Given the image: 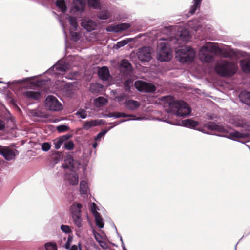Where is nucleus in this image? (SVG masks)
Segmentation results:
<instances>
[{
    "label": "nucleus",
    "mask_w": 250,
    "mask_h": 250,
    "mask_svg": "<svg viewBox=\"0 0 250 250\" xmlns=\"http://www.w3.org/2000/svg\"><path fill=\"white\" fill-rule=\"evenodd\" d=\"M163 99L166 102L165 106L169 107L166 110L168 117L167 119H163L161 120L174 125L194 129L198 125L197 122L192 119L184 120L178 122H173L170 121V116L172 115L180 117H186L188 115L191 113V109L186 103L183 101H174L170 96H166Z\"/></svg>",
    "instance_id": "f257e3e1"
},
{
    "label": "nucleus",
    "mask_w": 250,
    "mask_h": 250,
    "mask_svg": "<svg viewBox=\"0 0 250 250\" xmlns=\"http://www.w3.org/2000/svg\"><path fill=\"white\" fill-rule=\"evenodd\" d=\"M213 54H219L225 58H239L246 56V53L237 49H231L225 47H220L217 43L208 42L200 49L199 57L204 62L209 63L213 60Z\"/></svg>",
    "instance_id": "f03ea898"
},
{
    "label": "nucleus",
    "mask_w": 250,
    "mask_h": 250,
    "mask_svg": "<svg viewBox=\"0 0 250 250\" xmlns=\"http://www.w3.org/2000/svg\"><path fill=\"white\" fill-rule=\"evenodd\" d=\"M178 37H173L167 38H161L158 43L156 50V58L161 62H167L172 58V50L170 45L167 41L169 40L175 44H181L187 42L190 38V34L187 29L179 30Z\"/></svg>",
    "instance_id": "7ed1b4c3"
},
{
    "label": "nucleus",
    "mask_w": 250,
    "mask_h": 250,
    "mask_svg": "<svg viewBox=\"0 0 250 250\" xmlns=\"http://www.w3.org/2000/svg\"><path fill=\"white\" fill-rule=\"evenodd\" d=\"M207 127L211 130H215L225 134L220 135V136L226 137L229 139L237 141L238 139L247 138L248 135L246 133H241L237 131L230 132V128L225 127L216 124L214 122H209L207 125Z\"/></svg>",
    "instance_id": "20e7f679"
},
{
    "label": "nucleus",
    "mask_w": 250,
    "mask_h": 250,
    "mask_svg": "<svg viewBox=\"0 0 250 250\" xmlns=\"http://www.w3.org/2000/svg\"><path fill=\"white\" fill-rule=\"evenodd\" d=\"M80 163L74 161L71 156H68L64 161L63 167L70 169L71 173L66 174L65 179L71 185H77L78 183V174L76 170L79 169Z\"/></svg>",
    "instance_id": "39448f33"
},
{
    "label": "nucleus",
    "mask_w": 250,
    "mask_h": 250,
    "mask_svg": "<svg viewBox=\"0 0 250 250\" xmlns=\"http://www.w3.org/2000/svg\"><path fill=\"white\" fill-rule=\"evenodd\" d=\"M238 66L233 62L224 60L218 61L215 67V72L223 77H231L237 72Z\"/></svg>",
    "instance_id": "423d86ee"
},
{
    "label": "nucleus",
    "mask_w": 250,
    "mask_h": 250,
    "mask_svg": "<svg viewBox=\"0 0 250 250\" xmlns=\"http://www.w3.org/2000/svg\"><path fill=\"white\" fill-rule=\"evenodd\" d=\"M196 51L190 46L182 47L175 51L176 58L182 63H191L195 57Z\"/></svg>",
    "instance_id": "0eeeda50"
},
{
    "label": "nucleus",
    "mask_w": 250,
    "mask_h": 250,
    "mask_svg": "<svg viewBox=\"0 0 250 250\" xmlns=\"http://www.w3.org/2000/svg\"><path fill=\"white\" fill-rule=\"evenodd\" d=\"M69 70V66L66 64L63 61H59L51 68L48 69L47 73H53L56 76L65 75V73Z\"/></svg>",
    "instance_id": "6e6552de"
},
{
    "label": "nucleus",
    "mask_w": 250,
    "mask_h": 250,
    "mask_svg": "<svg viewBox=\"0 0 250 250\" xmlns=\"http://www.w3.org/2000/svg\"><path fill=\"white\" fill-rule=\"evenodd\" d=\"M205 22L204 19L194 20L192 21H189L188 23V27L193 29L195 31H201L203 32V35H208V30L210 29V27L208 25H204L203 27V24H205Z\"/></svg>",
    "instance_id": "1a4fd4ad"
},
{
    "label": "nucleus",
    "mask_w": 250,
    "mask_h": 250,
    "mask_svg": "<svg viewBox=\"0 0 250 250\" xmlns=\"http://www.w3.org/2000/svg\"><path fill=\"white\" fill-rule=\"evenodd\" d=\"M45 105L46 107L50 111H59L62 109L61 103L54 96L49 95L46 98Z\"/></svg>",
    "instance_id": "9d476101"
},
{
    "label": "nucleus",
    "mask_w": 250,
    "mask_h": 250,
    "mask_svg": "<svg viewBox=\"0 0 250 250\" xmlns=\"http://www.w3.org/2000/svg\"><path fill=\"white\" fill-rule=\"evenodd\" d=\"M134 85L140 92H152L156 90V87L153 84L142 81H136Z\"/></svg>",
    "instance_id": "9b49d317"
},
{
    "label": "nucleus",
    "mask_w": 250,
    "mask_h": 250,
    "mask_svg": "<svg viewBox=\"0 0 250 250\" xmlns=\"http://www.w3.org/2000/svg\"><path fill=\"white\" fill-rule=\"evenodd\" d=\"M134 85L140 92H152L156 90V87L153 84L142 81H136Z\"/></svg>",
    "instance_id": "f8f14e48"
},
{
    "label": "nucleus",
    "mask_w": 250,
    "mask_h": 250,
    "mask_svg": "<svg viewBox=\"0 0 250 250\" xmlns=\"http://www.w3.org/2000/svg\"><path fill=\"white\" fill-rule=\"evenodd\" d=\"M138 59L142 62H148L151 59V51L150 47H143L137 52Z\"/></svg>",
    "instance_id": "ddd939ff"
},
{
    "label": "nucleus",
    "mask_w": 250,
    "mask_h": 250,
    "mask_svg": "<svg viewBox=\"0 0 250 250\" xmlns=\"http://www.w3.org/2000/svg\"><path fill=\"white\" fill-rule=\"evenodd\" d=\"M18 151L15 149L9 148H2V155L7 161L15 160V157L18 155Z\"/></svg>",
    "instance_id": "4468645a"
},
{
    "label": "nucleus",
    "mask_w": 250,
    "mask_h": 250,
    "mask_svg": "<svg viewBox=\"0 0 250 250\" xmlns=\"http://www.w3.org/2000/svg\"><path fill=\"white\" fill-rule=\"evenodd\" d=\"M130 25L127 23H123L114 25H110L106 28V31L108 32H119L128 29Z\"/></svg>",
    "instance_id": "2eb2a0df"
},
{
    "label": "nucleus",
    "mask_w": 250,
    "mask_h": 250,
    "mask_svg": "<svg viewBox=\"0 0 250 250\" xmlns=\"http://www.w3.org/2000/svg\"><path fill=\"white\" fill-rule=\"evenodd\" d=\"M81 25L86 31H91L95 29L97 24L91 19L85 18L82 21Z\"/></svg>",
    "instance_id": "dca6fc26"
},
{
    "label": "nucleus",
    "mask_w": 250,
    "mask_h": 250,
    "mask_svg": "<svg viewBox=\"0 0 250 250\" xmlns=\"http://www.w3.org/2000/svg\"><path fill=\"white\" fill-rule=\"evenodd\" d=\"M102 123V120H94L90 121H87L84 122L83 127V128L85 130H89L90 128L98 126L101 125Z\"/></svg>",
    "instance_id": "f3484780"
},
{
    "label": "nucleus",
    "mask_w": 250,
    "mask_h": 250,
    "mask_svg": "<svg viewBox=\"0 0 250 250\" xmlns=\"http://www.w3.org/2000/svg\"><path fill=\"white\" fill-rule=\"evenodd\" d=\"M86 0H73L74 8L76 11L82 12L85 6Z\"/></svg>",
    "instance_id": "a211bd4d"
},
{
    "label": "nucleus",
    "mask_w": 250,
    "mask_h": 250,
    "mask_svg": "<svg viewBox=\"0 0 250 250\" xmlns=\"http://www.w3.org/2000/svg\"><path fill=\"white\" fill-rule=\"evenodd\" d=\"M126 107L130 110H135L140 105L139 102L133 100H126L125 102Z\"/></svg>",
    "instance_id": "6ab92c4d"
},
{
    "label": "nucleus",
    "mask_w": 250,
    "mask_h": 250,
    "mask_svg": "<svg viewBox=\"0 0 250 250\" xmlns=\"http://www.w3.org/2000/svg\"><path fill=\"white\" fill-rule=\"evenodd\" d=\"M23 94L26 98L32 100H39L41 97L40 93L37 91H27Z\"/></svg>",
    "instance_id": "aec40b11"
},
{
    "label": "nucleus",
    "mask_w": 250,
    "mask_h": 250,
    "mask_svg": "<svg viewBox=\"0 0 250 250\" xmlns=\"http://www.w3.org/2000/svg\"><path fill=\"white\" fill-rule=\"evenodd\" d=\"M82 205L80 203H73L70 207V213L72 216L81 214Z\"/></svg>",
    "instance_id": "412c9836"
},
{
    "label": "nucleus",
    "mask_w": 250,
    "mask_h": 250,
    "mask_svg": "<svg viewBox=\"0 0 250 250\" xmlns=\"http://www.w3.org/2000/svg\"><path fill=\"white\" fill-rule=\"evenodd\" d=\"M240 65L242 70L245 73H250V58L241 61Z\"/></svg>",
    "instance_id": "4be33fe9"
},
{
    "label": "nucleus",
    "mask_w": 250,
    "mask_h": 250,
    "mask_svg": "<svg viewBox=\"0 0 250 250\" xmlns=\"http://www.w3.org/2000/svg\"><path fill=\"white\" fill-rule=\"evenodd\" d=\"M120 69L121 71L128 73L131 70V66L127 60H123L121 63Z\"/></svg>",
    "instance_id": "5701e85b"
},
{
    "label": "nucleus",
    "mask_w": 250,
    "mask_h": 250,
    "mask_svg": "<svg viewBox=\"0 0 250 250\" xmlns=\"http://www.w3.org/2000/svg\"><path fill=\"white\" fill-rule=\"evenodd\" d=\"M69 138L68 135H64L61 137L57 138L54 140L53 144L56 149H59L63 143L64 141L67 140Z\"/></svg>",
    "instance_id": "b1692460"
},
{
    "label": "nucleus",
    "mask_w": 250,
    "mask_h": 250,
    "mask_svg": "<svg viewBox=\"0 0 250 250\" xmlns=\"http://www.w3.org/2000/svg\"><path fill=\"white\" fill-rule=\"evenodd\" d=\"M98 75L103 80H106L109 76V70L107 67L104 66L101 68L98 71Z\"/></svg>",
    "instance_id": "393cba45"
},
{
    "label": "nucleus",
    "mask_w": 250,
    "mask_h": 250,
    "mask_svg": "<svg viewBox=\"0 0 250 250\" xmlns=\"http://www.w3.org/2000/svg\"><path fill=\"white\" fill-rule=\"evenodd\" d=\"M107 102L108 101L106 98L103 97H99L94 100V104L97 107H100L106 104Z\"/></svg>",
    "instance_id": "a878e982"
},
{
    "label": "nucleus",
    "mask_w": 250,
    "mask_h": 250,
    "mask_svg": "<svg viewBox=\"0 0 250 250\" xmlns=\"http://www.w3.org/2000/svg\"><path fill=\"white\" fill-rule=\"evenodd\" d=\"M239 97L243 103L250 106V92L243 91L240 94Z\"/></svg>",
    "instance_id": "bb28decb"
},
{
    "label": "nucleus",
    "mask_w": 250,
    "mask_h": 250,
    "mask_svg": "<svg viewBox=\"0 0 250 250\" xmlns=\"http://www.w3.org/2000/svg\"><path fill=\"white\" fill-rule=\"evenodd\" d=\"M56 7L63 13L66 11L67 7L64 0H57L55 2Z\"/></svg>",
    "instance_id": "cd10ccee"
},
{
    "label": "nucleus",
    "mask_w": 250,
    "mask_h": 250,
    "mask_svg": "<svg viewBox=\"0 0 250 250\" xmlns=\"http://www.w3.org/2000/svg\"><path fill=\"white\" fill-rule=\"evenodd\" d=\"M80 191L81 194L86 195L89 191L88 183L85 181H82L80 184Z\"/></svg>",
    "instance_id": "c85d7f7f"
},
{
    "label": "nucleus",
    "mask_w": 250,
    "mask_h": 250,
    "mask_svg": "<svg viewBox=\"0 0 250 250\" xmlns=\"http://www.w3.org/2000/svg\"><path fill=\"white\" fill-rule=\"evenodd\" d=\"M202 0H193V5H191L189 13L190 15L193 14L196 10L199 8Z\"/></svg>",
    "instance_id": "c756f323"
},
{
    "label": "nucleus",
    "mask_w": 250,
    "mask_h": 250,
    "mask_svg": "<svg viewBox=\"0 0 250 250\" xmlns=\"http://www.w3.org/2000/svg\"><path fill=\"white\" fill-rule=\"evenodd\" d=\"M93 233L95 239L99 244L107 239L106 236L104 233H100L94 230H93Z\"/></svg>",
    "instance_id": "7c9ffc66"
},
{
    "label": "nucleus",
    "mask_w": 250,
    "mask_h": 250,
    "mask_svg": "<svg viewBox=\"0 0 250 250\" xmlns=\"http://www.w3.org/2000/svg\"><path fill=\"white\" fill-rule=\"evenodd\" d=\"M73 222L76 226L78 228H80L82 226V220L81 218V214L80 215H74L72 216Z\"/></svg>",
    "instance_id": "2f4dec72"
},
{
    "label": "nucleus",
    "mask_w": 250,
    "mask_h": 250,
    "mask_svg": "<svg viewBox=\"0 0 250 250\" xmlns=\"http://www.w3.org/2000/svg\"><path fill=\"white\" fill-rule=\"evenodd\" d=\"M88 4L90 7L94 9H99L101 7L100 0H87Z\"/></svg>",
    "instance_id": "473e14b6"
},
{
    "label": "nucleus",
    "mask_w": 250,
    "mask_h": 250,
    "mask_svg": "<svg viewBox=\"0 0 250 250\" xmlns=\"http://www.w3.org/2000/svg\"><path fill=\"white\" fill-rule=\"evenodd\" d=\"M109 12L107 10H104L101 11L98 15V17L100 19L106 20L109 17Z\"/></svg>",
    "instance_id": "72a5a7b5"
},
{
    "label": "nucleus",
    "mask_w": 250,
    "mask_h": 250,
    "mask_svg": "<svg viewBox=\"0 0 250 250\" xmlns=\"http://www.w3.org/2000/svg\"><path fill=\"white\" fill-rule=\"evenodd\" d=\"M94 216L97 225L100 228H103L104 226V221L100 214H98Z\"/></svg>",
    "instance_id": "f704fd0d"
},
{
    "label": "nucleus",
    "mask_w": 250,
    "mask_h": 250,
    "mask_svg": "<svg viewBox=\"0 0 250 250\" xmlns=\"http://www.w3.org/2000/svg\"><path fill=\"white\" fill-rule=\"evenodd\" d=\"M69 21L70 25L73 27L74 30H76L78 28V24L76 21V19L75 18L69 17Z\"/></svg>",
    "instance_id": "c9c22d12"
},
{
    "label": "nucleus",
    "mask_w": 250,
    "mask_h": 250,
    "mask_svg": "<svg viewBox=\"0 0 250 250\" xmlns=\"http://www.w3.org/2000/svg\"><path fill=\"white\" fill-rule=\"evenodd\" d=\"M130 42V40L129 39H127L121 41L120 42H119L115 45V48H119L121 47H123V46L125 45L126 44H127Z\"/></svg>",
    "instance_id": "e433bc0d"
},
{
    "label": "nucleus",
    "mask_w": 250,
    "mask_h": 250,
    "mask_svg": "<svg viewBox=\"0 0 250 250\" xmlns=\"http://www.w3.org/2000/svg\"><path fill=\"white\" fill-rule=\"evenodd\" d=\"M113 127H110L109 129H105V130H103L102 131L100 132V133H99L95 137L94 140L95 141H99L100 140V139L104 136L105 134L111 129Z\"/></svg>",
    "instance_id": "4c0bfd02"
},
{
    "label": "nucleus",
    "mask_w": 250,
    "mask_h": 250,
    "mask_svg": "<svg viewBox=\"0 0 250 250\" xmlns=\"http://www.w3.org/2000/svg\"><path fill=\"white\" fill-rule=\"evenodd\" d=\"M76 115L82 119H85L87 117V113L85 110L80 109L76 113Z\"/></svg>",
    "instance_id": "58836bf2"
},
{
    "label": "nucleus",
    "mask_w": 250,
    "mask_h": 250,
    "mask_svg": "<svg viewBox=\"0 0 250 250\" xmlns=\"http://www.w3.org/2000/svg\"><path fill=\"white\" fill-rule=\"evenodd\" d=\"M45 247L46 250H57V246L54 243H47Z\"/></svg>",
    "instance_id": "ea45409f"
},
{
    "label": "nucleus",
    "mask_w": 250,
    "mask_h": 250,
    "mask_svg": "<svg viewBox=\"0 0 250 250\" xmlns=\"http://www.w3.org/2000/svg\"><path fill=\"white\" fill-rule=\"evenodd\" d=\"M74 147V144L71 141L66 142L64 145V147L66 149L71 150L73 149Z\"/></svg>",
    "instance_id": "a19ab883"
},
{
    "label": "nucleus",
    "mask_w": 250,
    "mask_h": 250,
    "mask_svg": "<svg viewBox=\"0 0 250 250\" xmlns=\"http://www.w3.org/2000/svg\"><path fill=\"white\" fill-rule=\"evenodd\" d=\"M57 130L59 132H64L69 130V127L66 125H62L57 127Z\"/></svg>",
    "instance_id": "79ce46f5"
},
{
    "label": "nucleus",
    "mask_w": 250,
    "mask_h": 250,
    "mask_svg": "<svg viewBox=\"0 0 250 250\" xmlns=\"http://www.w3.org/2000/svg\"><path fill=\"white\" fill-rule=\"evenodd\" d=\"M61 229L62 231L65 233H69L71 232V228L68 225H62L61 226Z\"/></svg>",
    "instance_id": "37998d69"
},
{
    "label": "nucleus",
    "mask_w": 250,
    "mask_h": 250,
    "mask_svg": "<svg viewBox=\"0 0 250 250\" xmlns=\"http://www.w3.org/2000/svg\"><path fill=\"white\" fill-rule=\"evenodd\" d=\"M133 116L132 115L126 114L122 112H115L114 113V118H118L121 117H133Z\"/></svg>",
    "instance_id": "c03bdc74"
},
{
    "label": "nucleus",
    "mask_w": 250,
    "mask_h": 250,
    "mask_svg": "<svg viewBox=\"0 0 250 250\" xmlns=\"http://www.w3.org/2000/svg\"><path fill=\"white\" fill-rule=\"evenodd\" d=\"M133 80L131 79L128 80L124 83V86L126 91L130 89V87L132 86Z\"/></svg>",
    "instance_id": "a18cd8bd"
},
{
    "label": "nucleus",
    "mask_w": 250,
    "mask_h": 250,
    "mask_svg": "<svg viewBox=\"0 0 250 250\" xmlns=\"http://www.w3.org/2000/svg\"><path fill=\"white\" fill-rule=\"evenodd\" d=\"M35 77H29V78H27L24 80H15V81H12V82H8L7 83V84H9V83H12V84H16V83H21V82H25V81H29L33 78H34Z\"/></svg>",
    "instance_id": "49530a36"
},
{
    "label": "nucleus",
    "mask_w": 250,
    "mask_h": 250,
    "mask_svg": "<svg viewBox=\"0 0 250 250\" xmlns=\"http://www.w3.org/2000/svg\"><path fill=\"white\" fill-rule=\"evenodd\" d=\"M63 239L64 241H66V243L64 244V247L66 249H69L71 243L72 241V237L68 236L67 239L65 238H64Z\"/></svg>",
    "instance_id": "de8ad7c7"
},
{
    "label": "nucleus",
    "mask_w": 250,
    "mask_h": 250,
    "mask_svg": "<svg viewBox=\"0 0 250 250\" xmlns=\"http://www.w3.org/2000/svg\"><path fill=\"white\" fill-rule=\"evenodd\" d=\"M99 244L100 247L104 250H107L109 248V245L107 242V239L104 241L101 242Z\"/></svg>",
    "instance_id": "09e8293b"
},
{
    "label": "nucleus",
    "mask_w": 250,
    "mask_h": 250,
    "mask_svg": "<svg viewBox=\"0 0 250 250\" xmlns=\"http://www.w3.org/2000/svg\"><path fill=\"white\" fill-rule=\"evenodd\" d=\"M51 145L48 143H43L42 145V149L44 151H47L50 149Z\"/></svg>",
    "instance_id": "8fccbe9b"
},
{
    "label": "nucleus",
    "mask_w": 250,
    "mask_h": 250,
    "mask_svg": "<svg viewBox=\"0 0 250 250\" xmlns=\"http://www.w3.org/2000/svg\"><path fill=\"white\" fill-rule=\"evenodd\" d=\"M70 34L72 39L75 41L77 40L79 38V33L72 31V29H70Z\"/></svg>",
    "instance_id": "3c124183"
},
{
    "label": "nucleus",
    "mask_w": 250,
    "mask_h": 250,
    "mask_svg": "<svg viewBox=\"0 0 250 250\" xmlns=\"http://www.w3.org/2000/svg\"><path fill=\"white\" fill-rule=\"evenodd\" d=\"M91 209L92 212V213L93 214V215L94 216L95 215H97V214H99V213L97 211V206H96V205L94 203H93L91 204Z\"/></svg>",
    "instance_id": "603ef678"
},
{
    "label": "nucleus",
    "mask_w": 250,
    "mask_h": 250,
    "mask_svg": "<svg viewBox=\"0 0 250 250\" xmlns=\"http://www.w3.org/2000/svg\"><path fill=\"white\" fill-rule=\"evenodd\" d=\"M125 98V96L124 94H121L119 96H116L115 99H114V100H116L118 102H121Z\"/></svg>",
    "instance_id": "864d4df0"
},
{
    "label": "nucleus",
    "mask_w": 250,
    "mask_h": 250,
    "mask_svg": "<svg viewBox=\"0 0 250 250\" xmlns=\"http://www.w3.org/2000/svg\"><path fill=\"white\" fill-rule=\"evenodd\" d=\"M142 119H143V118H140V117H138V118H134V119H126V120H123L120 122V123H122L124 122L128 121H130V120H141Z\"/></svg>",
    "instance_id": "5fc2aeb1"
},
{
    "label": "nucleus",
    "mask_w": 250,
    "mask_h": 250,
    "mask_svg": "<svg viewBox=\"0 0 250 250\" xmlns=\"http://www.w3.org/2000/svg\"><path fill=\"white\" fill-rule=\"evenodd\" d=\"M60 21V22H61V23L62 24V27L64 34L65 36H66V34L67 28L64 25V23L61 20Z\"/></svg>",
    "instance_id": "6e6d98bb"
},
{
    "label": "nucleus",
    "mask_w": 250,
    "mask_h": 250,
    "mask_svg": "<svg viewBox=\"0 0 250 250\" xmlns=\"http://www.w3.org/2000/svg\"><path fill=\"white\" fill-rule=\"evenodd\" d=\"M5 128V124L4 122L0 120V130H3Z\"/></svg>",
    "instance_id": "4d7b16f0"
},
{
    "label": "nucleus",
    "mask_w": 250,
    "mask_h": 250,
    "mask_svg": "<svg viewBox=\"0 0 250 250\" xmlns=\"http://www.w3.org/2000/svg\"><path fill=\"white\" fill-rule=\"evenodd\" d=\"M75 74L76 73H74V74H71L70 75H65V78L67 79H72L74 78V77L75 76Z\"/></svg>",
    "instance_id": "13d9d810"
},
{
    "label": "nucleus",
    "mask_w": 250,
    "mask_h": 250,
    "mask_svg": "<svg viewBox=\"0 0 250 250\" xmlns=\"http://www.w3.org/2000/svg\"><path fill=\"white\" fill-rule=\"evenodd\" d=\"M78 248L76 245H73L69 249V250H77Z\"/></svg>",
    "instance_id": "bf43d9fd"
},
{
    "label": "nucleus",
    "mask_w": 250,
    "mask_h": 250,
    "mask_svg": "<svg viewBox=\"0 0 250 250\" xmlns=\"http://www.w3.org/2000/svg\"><path fill=\"white\" fill-rule=\"evenodd\" d=\"M107 117H113L114 118V113H110L106 115Z\"/></svg>",
    "instance_id": "052dcab7"
},
{
    "label": "nucleus",
    "mask_w": 250,
    "mask_h": 250,
    "mask_svg": "<svg viewBox=\"0 0 250 250\" xmlns=\"http://www.w3.org/2000/svg\"><path fill=\"white\" fill-rule=\"evenodd\" d=\"M98 144L97 143H94L92 145V146L94 148H96Z\"/></svg>",
    "instance_id": "680f3d73"
},
{
    "label": "nucleus",
    "mask_w": 250,
    "mask_h": 250,
    "mask_svg": "<svg viewBox=\"0 0 250 250\" xmlns=\"http://www.w3.org/2000/svg\"><path fill=\"white\" fill-rule=\"evenodd\" d=\"M82 167L83 171L84 172L86 169V165H85L83 166Z\"/></svg>",
    "instance_id": "e2e57ef3"
},
{
    "label": "nucleus",
    "mask_w": 250,
    "mask_h": 250,
    "mask_svg": "<svg viewBox=\"0 0 250 250\" xmlns=\"http://www.w3.org/2000/svg\"><path fill=\"white\" fill-rule=\"evenodd\" d=\"M165 33H167L168 31V29L167 28H166L165 29Z\"/></svg>",
    "instance_id": "0e129e2a"
},
{
    "label": "nucleus",
    "mask_w": 250,
    "mask_h": 250,
    "mask_svg": "<svg viewBox=\"0 0 250 250\" xmlns=\"http://www.w3.org/2000/svg\"><path fill=\"white\" fill-rule=\"evenodd\" d=\"M0 147H1V146H0ZM2 149H0V155H2Z\"/></svg>",
    "instance_id": "69168bd1"
},
{
    "label": "nucleus",
    "mask_w": 250,
    "mask_h": 250,
    "mask_svg": "<svg viewBox=\"0 0 250 250\" xmlns=\"http://www.w3.org/2000/svg\"><path fill=\"white\" fill-rule=\"evenodd\" d=\"M96 85V84H92L91 85V88H92V87L95 86Z\"/></svg>",
    "instance_id": "338daca9"
},
{
    "label": "nucleus",
    "mask_w": 250,
    "mask_h": 250,
    "mask_svg": "<svg viewBox=\"0 0 250 250\" xmlns=\"http://www.w3.org/2000/svg\"><path fill=\"white\" fill-rule=\"evenodd\" d=\"M123 249H124V250H126L125 248H124V247L123 248Z\"/></svg>",
    "instance_id": "774afa93"
}]
</instances>
